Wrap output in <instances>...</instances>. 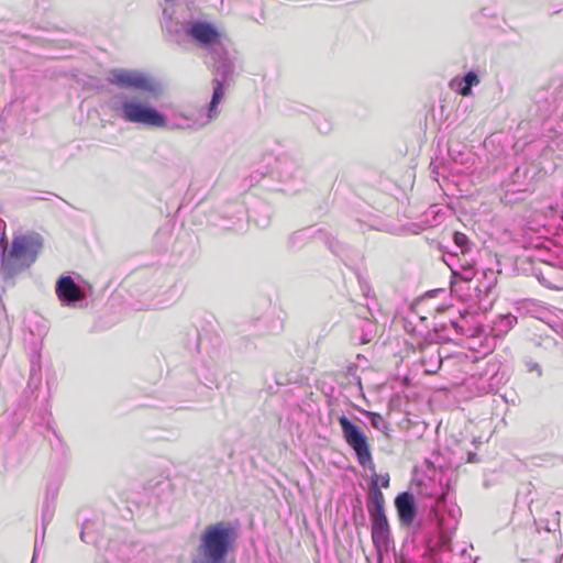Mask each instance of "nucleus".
I'll return each instance as SVG.
<instances>
[{"label":"nucleus","mask_w":563,"mask_h":563,"mask_svg":"<svg viewBox=\"0 0 563 563\" xmlns=\"http://www.w3.org/2000/svg\"><path fill=\"white\" fill-rule=\"evenodd\" d=\"M107 81L117 88L136 91L120 92L110 99L109 108L119 119L145 129L166 125V115L153 103L158 95V85L148 75L136 69L113 68Z\"/></svg>","instance_id":"obj_1"},{"label":"nucleus","mask_w":563,"mask_h":563,"mask_svg":"<svg viewBox=\"0 0 563 563\" xmlns=\"http://www.w3.org/2000/svg\"><path fill=\"white\" fill-rule=\"evenodd\" d=\"M223 36L217 24L203 18H190L188 44L195 45L206 54V62L218 64V70L225 75L230 71V62L234 60L223 44Z\"/></svg>","instance_id":"obj_2"},{"label":"nucleus","mask_w":563,"mask_h":563,"mask_svg":"<svg viewBox=\"0 0 563 563\" xmlns=\"http://www.w3.org/2000/svg\"><path fill=\"white\" fill-rule=\"evenodd\" d=\"M236 540L238 530L231 522L208 525L200 534L191 563H227Z\"/></svg>","instance_id":"obj_3"},{"label":"nucleus","mask_w":563,"mask_h":563,"mask_svg":"<svg viewBox=\"0 0 563 563\" xmlns=\"http://www.w3.org/2000/svg\"><path fill=\"white\" fill-rule=\"evenodd\" d=\"M5 222L0 219V249L2 250L3 262L2 266L4 273L9 276H14L22 271L29 268L37 258V255L43 247V239L37 233L21 234L14 236L11 243V249L5 254V236L4 231Z\"/></svg>","instance_id":"obj_4"},{"label":"nucleus","mask_w":563,"mask_h":563,"mask_svg":"<svg viewBox=\"0 0 563 563\" xmlns=\"http://www.w3.org/2000/svg\"><path fill=\"white\" fill-rule=\"evenodd\" d=\"M338 421L342 429V437L346 444L354 451L358 464L374 471L375 464L373 462L368 439L364 431L345 415L339 416Z\"/></svg>","instance_id":"obj_5"},{"label":"nucleus","mask_w":563,"mask_h":563,"mask_svg":"<svg viewBox=\"0 0 563 563\" xmlns=\"http://www.w3.org/2000/svg\"><path fill=\"white\" fill-rule=\"evenodd\" d=\"M159 25L163 40L172 45L184 48L188 45L189 19L177 13L173 7H166L162 11Z\"/></svg>","instance_id":"obj_6"},{"label":"nucleus","mask_w":563,"mask_h":563,"mask_svg":"<svg viewBox=\"0 0 563 563\" xmlns=\"http://www.w3.org/2000/svg\"><path fill=\"white\" fill-rule=\"evenodd\" d=\"M276 173L283 185V191L295 194L305 185L306 172L303 167L289 155H282L277 158Z\"/></svg>","instance_id":"obj_7"},{"label":"nucleus","mask_w":563,"mask_h":563,"mask_svg":"<svg viewBox=\"0 0 563 563\" xmlns=\"http://www.w3.org/2000/svg\"><path fill=\"white\" fill-rule=\"evenodd\" d=\"M55 291L64 307L77 309L86 306L85 289L70 276H60L56 282Z\"/></svg>","instance_id":"obj_8"},{"label":"nucleus","mask_w":563,"mask_h":563,"mask_svg":"<svg viewBox=\"0 0 563 563\" xmlns=\"http://www.w3.org/2000/svg\"><path fill=\"white\" fill-rule=\"evenodd\" d=\"M210 68L217 75V77L212 80L213 91L208 106L207 120L203 121L206 125L219 115L218 106L224 97L223 85L233 77L234 60L230 62V71L227 75L222 70H218V64H211Z\"/></svg>","instance_id":"obj_9"},{"label":"nucleus","mask_w":563,"mask_h":563,"mask_svg":"<svg viewBox=\"0 0 563 563\" xmlns=\"http://www.w3.org/2000/svg\"><path fill=\"white\" fill-rule=\"evenodd\" d=\"M452 538L450 533H441L435 540H430L426 544V551L422 559L426 563H450L452 558L451 548Z\"/></svg>","instance_id":"obj_10"},{"label":"nucleus","mask_w":563,"mask_h":563,"mask_svg":"<svg viewBox=\"0 0 563 563\" xmlns=\"http://www.w3.org/2000/svg\"><path fill=\"white\" fill-rule=\"evenodd\" d=\"M542 267H534L533 275L547 288L562 289L563 288V271L553 266L548 261L542 260Z\"/></svg>","instance_id":"obj_11"},{"label":"nucleus","mask_w":563,"mask_h":563,"mask_svg":"<svg viewBox=\"0 0 563 563\" xmlns=\"http://www.w3.org/2000/svg\"><path fill=\"white\" fill-rule=\"evenodd\" d=\"M395 507L402 526H410L417 516V505L410 492H402L395 498Z\"/></svg>","instance_id":"obj_12"},{"label":"nucleus","mask_w":563,"mask_h":563,"mask_svg":"<svg viewBox=\"0 0 563 563\" xmlns=\"http://www.w3.org/2000/svg\"><path fill=\"white\" fill-rule=\"evenodd\" d=\"M390 539L391 534L387 518L372 522V540L379 562L383 559V551H387L389 548Z\"/></svg>","instance_id":"obj_13"},{"label":"nucleus","mask_w":563,"mask_h":563,"mask_svg":"<svg viewBox=\"0 0 563 563\" xmlns=\"http://www.w3.org/2000/svg\"><path fill=\"white\" fill-rule=\"evenodd\" d=\"M461 516V508L456 505L446 507L445 514L438 516L439 534L445 532L450 533L452 537V533L456 529Z\"/></svg>","instance_id":"obj_14"},{"label":"nucleus","mask_w":563,"mask_h":563,"mask_svg":"<svg viewBox=\"0 0 563 563\" xmlns=\"http://www.w3.org/2000/svg\"><path fill=\"white\" fill-rule=\"evenodd\" d=\"M206 125V123L194 121L191 118L185 114L174 115L173 119L168 120L166 118V125L162 129H167L170 131L175 130H198Z\"/></svg>","instance_id":"obj_15"},{"label":"nucleus","mask_w":563,"mask_h":563,"mask_svg":"<svg viewBox=\"0 0 563 563\" xmlns=\"http://www.w3.org/2000/svg\"><path fill=\"white\" fill-rule=\"evenodd\" d=\"M479 84L478 76L475 71H467L461 79H454L453 85H456L455 90L461 96H470L472 88Z\"/></svg>","instance_id":"obj_16"},{"label":"nucleus","mask_w":563,"mask_h":563,"mask_svg":"<svg viewBox=\"0 0 563 563\" xmlns=\"http://www.w3.org/2000/svg\"><path fill=\"white\" fill-rule=\"evenodd\" d=\"M464 319L463 313L460 312V319L449 318L448 321L434 322L433 329L435 332H446L450 328L459 335H468V331L465 330L462 321Z\"/></svg>","instance_id":"obj_17"},{"label":"nucleus","mask_w":563,"mask_h":563,"mask_svg":"<svg viewBox=\"0 0 563 563\" xmlns=\"http://www.w3.org/2000/svg\"><path fill=\"white\" fill-rule=\"evenodd\" d=\"M517 323V317L508 313V314H500L498 318L494 321L493 325V332L495 336H503L507 334L514 325Z\"/></svg>","instance_id":"obj_18"},{"label":"nucleus","mask_w":563,"mask_h":563,"mask_svg":"<svg viewBox=\"0 0 563 563\" xmlns=\"http://www.w3.org/2000/svg\"><path fill=\"white\" fill-rule=\"evenodd\" d=\"M49 490H51V487H47L45 498L43 501V506H42V523H43V526H47L51 522V520L54 517V512H55V499L57 497L58 489L57 488L53 489L52 498H49Z\"/></svg>","instance_id":"obj_19"},{"label":"nucleus","mask_w":563,"mask_h":563,"mask_svg":"<svg viewBox=\"0 0 563 563\" xmlns=\"http://www.w3.org/2000/svg\"><path fill=\"white\" fill-rule=\"evenodd\" d=\"M358 410L364 417H366L369 420L373 428L383 432L386 435H389L388 432L390 431V424L385 420V418L380 413L368 411L365 409Z\"/></svg>","instance_id":"obj_20"},{"label":"nucleus","mask_w":563,"mask_h":563,"mask_svg":"<svg viewBox=\"0 0 563 563\" xmlns=\"http://www.w3.org/2000/svg\"><path fill=\"white\" fill-rule=\"evenodd\" d=\"M316 232L312 228L298 230L289 235L288 243L291 249H300Z\"/></svg>","instance_id":"obj_21"},{"label":"nucleus","mask_w":563,"mask_h":563,"mask_svg":"<svg viewBox=\"0 0 563 563\" xmlns=\"http://www.w3.org/2000/svg\"><path fill=\"white\" fill-rule=\"evenodd\" d=\"M454 260H455V254L454 253H450V254L446 255V257H444V262L451 267V269H452L454 275H460L461 278L463 280H466V282L472 280L474 278V276H475L474 268L468 263L461 264L462 272L459 273L452 266Z\"/></svg>","instance_id":"obj_22"},{"label":"nucleus","mask_w":563,"mask_h":563,"mask_svg":"<svg viewBox=\"0 0 563 563\" xmlns=\"http://www.w3.org/2000/svg\"><path fill=\"white\" fill-rule=\"evenodd\" d=\"M372 472L373 476L368 484L367 504L384 503V495L378 486V476L376 475L375 470Z\"/></svg>","instance_id":"obj_23"},{"label":"nucleus","mask_w":563,"mask_h":563,"mask_svg":"<svg viewBox=\"0 0 563 563\" xmlns=\"http://www.w3.org/2000/svg\"><path fill=\"white\" fill-rule=\"evenodd\" d=\"M453 241L463 255H467L471 252L472 243L466 234L456 231L453 233Z\"/></svg>","instance_id":"obj_24"},{"label":"nucleus","mask_w":563,"mask_h":563,"mask_svg":"<svg viewBox=\"0 0 563 563\" xmlns=\"http://www.w3.org/2000/svg\"><path fill=\"white\" fill-rule=\"evenodd\" d=\"M371 522L386 519L384 503L366 504Z\"/></svg>","instance_id":"obj_25"},{"label":"nucleus","mask_w":563,"mask_h":563,"mask_svg":"<svg viewBox=\"0 0 563 563\" xmlns=\"http://www.w3.org/2000/svg\"><path fill=\"white\" fill-rule=\"evenodd\" d=\"M426 349H427V350H432V352H431V360H432V358H433V356H434V362H433V364L431 365V368H429V369H428V372H429V373H435V372H437V369H439V368H440V366H441V362H442V361H441V357H440V355H439V350H438L437 347H434L432 344H428V345H426Z\"/></svg>","instance_id":"obj_26"},{"label":"nucleus","mask_w":563,"mask_h":563,"mask_svg":"<svg viewBox=\"0 0 563 563\" xmlns=\"http://www.w3.org/2000/svg\"><path fill=\"white\" fill-rule=\"evenodd\" d=\"M314 123L321 134H328L332 130L331 121L324 117H317Z\"/></svg>","instance_id":"obj_27"},{"label":"nucleus","mask_w":563,"mask_h":563,"mask_svg":"<svg viewBox=\"0 0 563 563\" xmlns=\"http://www.w3.org/2000/svg\"><path fill=\"white\" fill-rule=\"evenodd\" d=\"M329 250L336 256H342L344 253V245L336 241L334 238H327L325 241Z\"/></svg>","instance_id":"obj_28"},{"label":"nucleus","mask_w":563,"mask_h":563,"mask_svg":"<svg viewBox=\"0 0 563 563\" xmlns=\"http://www.w3.org/2000/svg\"><path fill=\"white\" fill-rule=\"evenodd\" d=\"M525 366L529 373L534 372L538 377H541L543 375L541 365L531 358L525 360Z\"/></svg>","instance_id":"obj_29"},{"label":"nucleus","mask_w":563,"mask_h":563,"mask_svg":"<svg viewBox=\"0 0 563 563\" xmlns=\"http://www.w3.org/2000/svg\"><path fill=\"white\" fill-rule=\"evenodd\" d=\"M199 335L197 332H195L191 336H188L186 346L189 351H199Z\"/></svg>","instance_id":"obj_30"},{"label":"nucleus","mask_w":563,"mask_h":563,"mask_svg":"<svg viewBox=\"0 0 563 563\" xmlns=\"http://www.w3.org/2000/svg\"><path fill=\"white\" fill-rule=\"evenodd\" d=\"M46 527L47 526H43L42 525L41 531H36V534H35V547H34V553L35 554H37L38 545L44 543Z\"/></svg>","instance_id":"obj_31"},{"label":"nucleus","mask_w":563,"mask_h":563,"mask_svg":"<svg viewBox=\"0 0 563 563\" xmlns=\"http://www.w3.org/2000/svg\"><path fill=\"white\" fill-rule=\"evenodd\" d=\"M250 218L253 219L254 222L256 223V225L261 227V228H265L269 223V218L268 217L256 218L254 211H252V213L250 214Z\"/></svg>","instance_id":"obj_32"},{"label":"nucleus","mask_w":563,"mask_h":563,"mask_svg":"<svg viewBox=\"0 0 563 563\" xmlns=\"http://www.w3.org/2000/svg\"><path fill=\"white\" fill-rule=\"evenodd\" d=\"M380 479H382V486L384 488H388L389 487V474L386 473L384 475H380Z\"/></svg>","instance_id":"obj_33"},{"label":"nucleus","mask_w":563,"mask_h":563,"mask_svg":"<svg viewBox=\"0 0 563 563\" xmlns=\"http://www.w3.org/2000/svg\"><path fill=\"white\" fill-rule=\"evenodd\" d=\"M477 461V456L475 453H468L467 462L473 463Z\"/></svg>","instance_id":"obj_34"},{"label":"nucleus","mask_w":563,"mask_h":563,"mask_svg":"<svg viewBox=\"0 0 563 563\" xmlns=\"http://www.w3.org/2000/svg\"><path fill=\"white\" fill-rule=\"evenodd\" d=\"M47 487H51V490H49V498H52V497H53V489H54V488H57V489H58V487H57V486H53V485H48Z\"/></svg>","instance_id":"obj_35"},{"label":"nucleus","mask_w":563,"mask_h":563,"mask_svg":"<svg viewBox=\"0 0 563 563\" xmlns=\"http://www.w3.org/2000/svg\"><path fill=\"white\" fill-rule=\"evenodd\" d=\"M80 539H81L84 542H86V539H85V531H84V530H81V532H80Z\"/></svg>","instance_id":"obj_36"},{"label":"nucleus","mask_w":563,"mask_h":563,"mask_svg":"<svg viewBox=\"0 0 563 563\" xmlns=\"http://www.w3.org/2000/svg\"><path fill=\"white\" fill-rule=\"evenodd\" d=\"M536 246L539 247V244H537ZM540 247L549 249L544 243H541Z\"/></svg>","instance_id":"obj_37"},{"label":"nucleus","mask_w":563,"mask_h":563,"mask_svg":"<svg viewBox=\"0 0 563 563\" xmlns=\"http://www.w3.org/2000/svg\"><path fill=\"white\" fill-rule=\"evenodd\" d=\"M446 310L449 313H452L454 312V310L452 308H448V309H442V311Z\"/></svg>","instance_id":"obj_38"},{"label":"nucleus","mask_w":563,"mask_h":563,"mask_svg":"<svg viewBox=\"0 0 563 563\" xmlns=\"http://www.w3.org/2000/svg\"><path fill=\"white\" fill-rule=\"evenodd\" d=\"M431 209H435V206H431ZM432 213L437 214V213H438V211L432 210Z\"/></svg>","instance_id":"obj_39"},{"label":"nucleus","mask_w":563,"mask_h":563,"mask_svg":"<svg viewBox=\"0 0 563 563\" xmlns=\"http://www.w3.org/2000/svg\"><path fill=\"white\" fill-rule=\"evenodd\" d=\"M367 342H369V340H366V338H363L362 343L365 344Z\"/></svg>","instance_id":"obj_40"},{"label":"nucleus","mask_w":563,"mask_h":563,"mask_svg":"<svg viewBox=\"0 0 563 563\" xmlns=\"http://www.w3.org/2000/svg\"><path fill=\"white\" fill-rule=\"evenodd\" d=\"M36 555H37V554L33 553V559H32V562H31V563H34V562H35Z\"/></svg>","instance_id":"obj_41"},{"label":"nucleus","mask_w":563,"mask_h":563,"mask_svg":"<svg viewBox=\"0 0 563 563\" xmlns=\"http://www.w3.org/2000/svg\"><path fill=\"white\" fill-rule=\"evenodd\" d=\"M352 368H356V364H353L352 366H350V371H351Z\"/></svg>","instance_id":"obj_42"},{"label":"nucleus","mask_w":563,"mask_h":563,"mask_svg":"<svg viewBox=\"0 0 563 563\" xmlns=\"http://www.w3.org/2000/svg\"><path fill=\"white\" fill-rule=\"evenodd\" d=\"M378 563H382V562L378 561Z\"/></svg>","instance_id":"obj_43"}]
</instances>
